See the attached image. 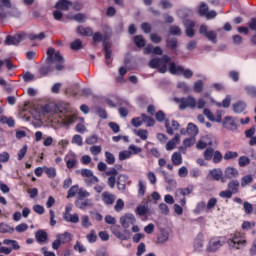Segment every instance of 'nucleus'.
<instances>
[{"instance_id": "1", "label": "nucleus", "mask_w": 256, "mask_h": 256, "mask_svg": "<svg viewBox=\"0 0 256 256\" xmlns=\"http://www.w3.org/2000/svg\"><path fill=\"white\" fill-rule=\"evenodd\" d=\"M47 59L46 63L48 66H42L39 69V73L41 77H46L49 73H51V65L55 64L56 71H63L65 69L64 63L65 59L61 56L59 51H56L55 48L50 47L47 49Z\"/></svg>"}, {"instance_id": "2", "label": "nucleus", "mask_w": 256, "mask_h": 256, "mask_svg": "<svg viewBox=\"0 0 256 256\" xmlns=\"http://www.w3.org/2000/svg\"><path fill=\"white\" fill-rule=\"evenodd\" d=\"M175 103H178L180 111H185V109H205L207 101L203 98L198 100L195 97L189 95L182 98H174Z\"/></svg>"}, {"instance_id": "3", "label": "nucleus", "mask_w": 256, "mask_h": 256, "mask_svg": "<svg viewBox=\"0 0 256 256\" xmlns=\"http://www.w3.org/2000/svg\"><path fill=\"white\" fill-rule=\"evenodd\" d=\"M171 63V57L163 55L161 58H153L149 62L150 69H158V73H167V64Z\"/></svg>"}, {"instance_id": "4", "label": "nucleus", "mask_w": 256, "mask_h": 256, "mask_svg": "<svg viewBox=\"0 0 256 256\" xmlns=\"http://www.w3.org/2000/svg\"><path fill=\"white\" fill-rule=\"evenodd\" d=\"M227 245L230 249H241L247 245V240H245V235L241 232H235L230 235V238L227 240Z\"/></svg>"}, {"instance_id": "5", "label": "nucleus", "mask_w": 256, "mask_h": 256, "mask_svg": "<svg viewBox=\"0 0 256 256\" xmlns=\"http://www.w3.org/2000/svg\"><path fill=\"white\" fill-rule=\"evenodd\" d=\"M169 73L171 75H183L185 79H191L193 77V71L183 68V66H177L175 62H171L169 65Z\"/></svg>"}, {"instance_id": "6", "label": "nucleus", "mask_w": 256, "mask_h": 256, "mask_svg": "<svg viewBox=\"0 0 256 256\" xmlns=\"http://www.w3.org/2000/svg\"><path fill=\"white\" fill-rule=\"evenodd\" d=\"M193 186H188L187 188H178L175 192V199L180 203L181 207H185L187 205V195H191L193 193Z\"/></svg>"}, {"instance_id": "7", "label": "nucleus", "mask_w": 256, "mask_h": 256, "mask_svg": "<svg viewBox=\"0 0 256 256\" xmlns=\"http://www.w3.org/2000/svg\"><path fill=\"white\" fill-rule=\"evenodd\" d=\"M27 39V33L25 32H19L15 35H8L4 41V45H19V43H22V41H25Z\"/></svg>"}, {"instance_id": "8", "label": "nucleus", "mask_w": 256, "mask_h": 256, "mask_svg": "<svg viewBox=\"0 0 256 256\" xmlns=\"http://www.w3.org/2000/svg\"><path fill=\"white\" fill-rule=\"evenodd\" d=\"M207 179H211L212 181H221V183H225L227 181L223 176V170L221 168H214L209 170Z\"/></svg>"}, {"instance_id": "9", "label": "nucleus", "mask_w": 256, "mask_h": 256, "mask_svg": "<svg viewBox=\"0 0 256 256\" xmlns=\"http://www.w3.org/2000/svg\"><path fill=\"white\" fill-rule=\"evenodd\" d=\"M203 115H205L209 121H215L216 123H221V121H223V112H221V110L216 111L215 117L209 108H205L203 110Z\"/></svg>"}, {"instance_id": "10", "label": "nucleus", "mask_w": 256, "mask_h": 256, "mask_svg": "<svg viewBox=\"0 0 256 256\" xmlns=\"http://www.w3.org/2000/svg\"><path fill=\"white\" fill-rule=\"evenodd\" d=\"M156 121H159L160 123L165 121V129L168 133V135H173V128H171V124L169 122V119H165V112L164 111H158L155 114Z\"/></svg>"}, {"instance_id": "11", "label": "nucleus", "mask_w": 256, "mask_h": 256, "mask_svg": "<svg viewBox=\"0 0 256 256\" xmlns=\"http://www.w3.org/2000/svg\"><path fill=\"white\" fill-rule=\"evenodd\" d=\"M137 219L135 218V215L133 214H125L120 218V224L124 229H129L131 225H135Z\"/></svg>"}, {"instance_id": "12", "label": "nucleus", "mask_w": 256, "mask_h": 256, "mask_svg": "<svg viewBox=\"0 0 256 256\" xmlns=\"http://www.w3.org/2000/svg\"><path fill=\"white\" fill-rule=\"evenodd\" d=\"M101 199H102V202L104 203V205L111 207V205H113L115 203V201L117 200V196H115V194H113L109 191H105L101 194Z\"/></svg>"}, {"instance_id": "13", "label": "nucleus", "mask_w": 256, "mask_h": 256, "mask_svg": "<svg viewBox=\"0 0 256 256\" xmlns=\"http://www.w3.org/2000/svg\"><path fill=\"white\" fill-rule=\"evenodd\" d=\"M223 245H225V242L221 241V239L212 238L209 241L208 251H210L211 253H215V251L221 249V247H223Z\"/></svg>"}, {"instance_id": "14", "label": "nucleus", "mask_w": 256, "mask_h": 256, "mask_svg": "<svg viewBox=\"0 0 256 256\" xmlns=\"http://www.w3.org/2000/svg\"><path fill=\"white\" fill-rule=\"evenodd\" d=\"M223 127L228 131H237V122L232 116H226L223 120Z\"/></svg>"}, {"instance_id": "15", "label": "nucleus", "mask_w": 256, "mask_h": 256, "mask_svg": "<svg viewBox=\"0 0 256 256\" xmlns=\"http://www.w3.org/2000/svg\"><path fill=\"white\" fill-rule=\"evenodd\" d=\"M239 177V170L235 167L228 166L224 170V179H237Z\"/></svg>"}, {"instance_id": "16", "label": "nucleus", "mask_w": 256, "mask_h": 256, "mask_svg": "<svg viewBox=\"0 0 256 256\" xmlns=\"http://www.w3.org/2000/svg\"><path fill=\"white\" fill-rule=\"evenodd\" d=\"M184 25L186 28V36L190 38L195 37V22L192 20H186Z\"/></svg>"}, {"instance_id": "17", "label": "nucleus", "mask_w": 256, "mask_h": 256, "mask_svg": "<svg viewBox=\"0 0 256 256\" xmlns=\"http://www.w3.org/2000/svg\"><path fill=\"white\" fill-rule=\"evenodd\" d=\"M240 185L239 180H231L228 182L227 187L232 195H237V193H239Z\"/></svg>"}, {"instance_id": "18", "label": "nucleus", "mask_w": 256, "mask_h": 256, "mask_svg": "<svg viewBox=\"0 0 256 256\" xmlns=\"http://www.w3.org/2000/svg\"><path fill=\"white\" fill-rule=\"evenodd\" d=\"M65 162H66V167L68 169H73V167H75V165H77V156H75V154H73V153L68 154L65 157Z\"/></svg>"}, {"instance_id": "19", "label": "nucleus", "mask_w": 256, "mask_h": 256, "mask_svg": "<svg viewBox=\"0 0 256 256\" xmlns=\"http://www.w3.org/2000/svg\"><path fill=\"white\" fill-rule=\"evenodd\" d=\"M232 109L234 111V113H243V111H245L247 109V103H245L244 101H237L232 105Z\"/></svg>"}, {"instance_id": "20", "label": "nucleus", "mask_w": 256, "mask_h": 256, "mask_svg": "<svg viewBox=\"0 0 256 256\" xmlns=\"http://www.w3.org/2000/svg\"><path fill=\"white\" fill-rule=\"evenodd\" d=\"M71 5H73V2L69 0H59L55 4V8L60 9L61 11H69V7H71Z\"/></svg>"}, {"instance_id": "21", "label": "nucleus", "mask_w": 256, "mask_h": 256, "mask_svg": "<svg viewBox=\"0 0 256 256\" xmlns=\"http://www.w3.org/2000/svg\"><path fill=\"white\" fill-rule=\"evenodd\" d=\"M76 31L78 35H82L83 37H92L93 35V28L91 27L78 26Z\"/></svg>"}, {"instance_id": "22", "label": "nucleus", "mask_w": 256, "mask_h": 256, "mask_svg": "<svg viewBox=\"0 0 256 256\" xmlns=\"http://www.w3.org/2000/svg\"><path fill=\"white\" fill-rule=\"evenodd\" d=\"M75 205L78 209H87V207H93V202H91V199H82V200H76Z\"/></svg>"}, {"instance_id": "23", "label": "nucleus", "mask_w": 256, "mask_h": 256, "mask_svg": "<svg viewBox=\"0 0 256 256\" xmlns=\"http://www.w3.org/2000/svg\"><path fill=\"white\" fill-rule=\"evenodd\" d=\"M63 219L66 223H79V214H63Z\"/></svg>"}, {"instance_id": "24", "label": "nucleus", "mask_w": 256, "mask_h": 256, "mask_svg": "<svg viewBox=\"0 0 256 256\" xmlns=\"http://www.w3.org/2000/svg\"><path fill=\"white\" fill-rule=\"evenodd\" d=\"M186 133H188L190 137H196V135H199V128L194 123H189L186 129Z\"/></svg>"}, {"instance_id": "25", "label": "nucleus", "mask_w": 256, "mask_h": 256, "mask_svg": "<svg viewBox=\"0 0 256 256\" xmlns=\"http://www.w3.org/2000/svg\"><path fill=\"white\" fill-rule=\"evenodd\" d=\"M171 161L175 166L181 165L183 163V156H181V152H174L172 154Z\"/></svg>"}, {"instance_id": "26", "label": "nucleus", "mask_w": 256, "mask_h": 256, "mask_svg": "<svg viewBox=\"0 0 256 256\" xmlns=\"http://www.w3.org/2000/svg\"><path fill=\"white\" fill-rule=\"evenodd\" d=\"M104 52H105V59H106V64L111 65V45L109 43L104 42Z\"/></svg>"}, {"instance_id": "27", "label": "nucleus", "mask_w": 256, "mask_h": 256, "mask_svg": "<svg viewBox=\"0 0 256 256\" xmlns=\"http://www.w3.org/2000/svg\"><path fill=\"white\" fill-rule=\"evenodd\" d=\"M47 35H45V32H40L39 34H27L26 39H29L30 41H43Z\"/></svg>"}, {"instance_id": "28", "label": "nucleus", "mask_w": 256, "mask_h": 256, "mask_svg": "<svg viewBox=\"0 0 256 256\" xmlns=\"http://www.w3.org/2000/svg\"><path fill=\"white\" fill-rule=\"evenodd\" d=\"M47 232L45 230H38L35 234V238L38 243H45L47 241Z\"/></svg>"}, {"instance_id": "29", "label": "nucleus", "mask_w": 256, "mask_h": 256, "mask_svg": "<svg viewBox=\"0 0 256 256\" xmlns=\"http://www.w3.org/2000/svg\"><path fill=\"white\" fill-rule=\"evenodd\" d=\"M141 119L143 123H146V127H153L155 125V119L147 114H141Z\"/></svg>"}, {"instance_id": "30", "label": "nucleus", "mask_w": 256, "mask_h": 256, "mask_svg": "<svg viewBox=\"0 0 256 256\" xmlns=\"http://www.w3.org/2000/svg\"><path fill=\"white\" fill-rule=\"evenodd\" d=\"M84 183L87 187H93V185H97V183H99V178L93 174L89 178H85Z\"/></svg>"}, {"instance_id": "31", "label": "nucleus", "mask_w": 256, "mask_h": 256, "mask_svg": "<svg viewBox=\"0 0 256 256\" xmlns=\"http://www.w3.org/2000/svg\"><path fill=\"white\" fill-rule=\"evenodd\" d=\"M60 239V242L65 245V243H70V241L73 239V236L69 232H64L63 234H59L57 236Z\"/></svg>"}, {"instance_id": "32", "label": "nucleus", "mask_w": 256, "mask_h": 256, "mask_svg": "<svg viewBox=\"0 0 256 256\" xmlns=\"http://www.w3.org/2000/svg\"><path fill=\"white\" fill-rule=\"evenodd\" d=\"M3 245H11V247H12V249H14V251H19V249H21L19 242H17L16 240L4 239Z\"/></svg>"}, {"instance_id": "33", "label": "nucleus", "mask_w": 256, "mask_h": 256, "mask_svg": "<svg viewBox=\"0 0 256 256\" xmlns=\"http://www.w3.org/2000/svg\"><path fill=\"white\" fill-rule=\"evenodd\" d=\"M43 169L49 179H55L57 177V170L54 167H43Z\"/></svg>"}, {"instance_id": "34", "label": "nucleus", "mask_w": 256, "mask_h": 256, "mask_svg": "<svg viewBox=\"0 0 256 256\" xmlns=\"http://www.w3.org/2000/svg\"><path fill=\"white\" fill-rule=\"evenodd\" d=\"M134 43L136 47L142 48V47H145L147 42L145 41V38H143L142 35H136L134 37Z\"/></svg>"}, {"instance_id": "35", "label": "nucleus", "mask_w": 256, "mask_h": 256, "mask_svg": "<svg viewBox=\"0 0 256 256\" xmlns=\"http://www.w3.org/2000/svg\"><path fill=\"white\" fill-rule=\"evenodd\" d=\"M239 157V153L235 151H226L224 154L225 161H233V159H237Z\"/></svg>"}, {"instance_id": "36", "label": "nucleus", "mask_w": 256, "mask_h": 256, "mask_svg": "<svg viewBox=\"0 0 256 256\" xmlns=\"http://www.w3.org/2000/svg\"><path fill=\"white\" fill-rule=\"evenodd\" d=\"M72 51H79L83 49V42L80 39H76L70 44Z\"/></svg>"}, {"instance_id": "37", "label": "nucleus", "mask_w": 256, "mask_h": 256, "mask_svg": "<svg viewBox=\"0 0 256 256\" xmlns=\"http://www.w3.org/2000/svg\"><path fill=\"white\" fill-rule=\"evenodd\" d=\"M244 90L246 91V94L249 97H252V99H256V87L255 86H251V85L245 86Z\"/></svg>"}, {"instance_id": "38", "label": "nucleus", "mask_w": 256, "mask_h": 256, "mask_svg": "<svg viewBox=\"0 0 256 256\" xmlns=\"http://www.w3.org/2000/svg\"><path fill=\"white\" fill-rule=\"evenodd\" d=\"M91 225H93V224L91 223L89 216H87V215L81 216V226L84 229H89V227H91Z\"/></svg>"}, {"instance_id": "39", "label": "nucleus", "mask_w": 256, "mask_h": 256, "mask_svg": "<svg viewBox=\"0 0 256 256\" xmlns=\"http://www.w3.org/2000/svg\"><path fill=\"white\" fill-rule=\"evenodd\" d=\"M224 156L221 153V151L216 150L214 151V155L212 156V161L213 163L217 164V163H221V161H223Z\"/></svg>"}, {"instance_id": "40", "label": "nucleus", "mask_w": 256, "mask_h": 256, "mask_svg": "<svg viewBox=\"0 0 256 256\" xmlns=\"http://www.w3.org/2000/svg\"><path fill=\"white\" fill-rule=\"evenodd\" d=\"M91 193L87 191L85 188H79L78 189V200L87 199V197H90Z\"/></svg>"}, {"instance_id": "41", "label": "nucleus", "mask_w": 256, "mask_h": 256, "mask_svg": "<svg viewBox=\"0 0 256 256\" xmlns=\"http://www.w3.org/2000/svg\"><path fill=\"white\" fill-rule=\"evenodd\" d=\"M215 154V150L212 147L207 148L204 151V159L205 161H211L213 159V155Z\"/></svg>"}, {"instance_id": "42", "label": "nucleus", "mask_w": 256, "mask_h": 256, "mask_svg": "<svg viewBox=\"0 0 256 256\" xmlns=\"http://www.w3.org/2000/svg\"><path fill=\"white\" fill-rule=\"evenodd\" d=\"M79 194V185H74L68 190L67 199H71Z\"/></svg>"}, {"instance_id": "43", "label": "nucleus", "mask_w": 256, "mask_h": 256, "mask_svg": "<svg viewBox=\"0 0 256 256\" xmlns=\"http://www.w3.org/2000/svg\"><path fill=\"white\" fill-rule=\"evenodd\" d=\"M201 249H203V240L200 236H197L194 240V251L199 252Z\"/></svg>"}, {"instance_id": "44", "label": "nucleus", "mask_w": 256, "mask_h": 256, "mask_svg": "<svg viewBox=\"0 0 256 256\" xmlns=\"http://www.w3.org/2000/svg\"><path fill=\"white\" fill-rule=\"evenodd\" d=\"M13 231H15V228L9 226L8 224H0V233H13Z\"/></svg>"}, {"instance_id": "45", "label": "nucleus", "mask_w": 256, "mask_h": 256, "mask_svg": "<svg viewBox=\"0 0 256 256\" xmlns=\"http://www.w3.org/2000/svg\"><path fill=\"white\" fill-rule=\"evenodd\" d=\"M250 163H251V159H249V157L247 156H241L238 159L239 167H247V165H249Z\"/></svg>"}, {"instance_id": "46", "label": "nucleus", "mask_w": 256, "mask_h": 256, "mask_svg": "<svg viewBox=\"0 0 256 256\" xmlns=\"http://www.w3.org/2000/svg\"><path fill=\"white\" fill-rule=\"evenodd\" d=\"M123 209H125V202L123 201V199H118L114 206V210L117 213H121V211H123Z\"/></svg>"}, {"instance_id": "47", "label": "nucleus", "mask_w": 256, "mask_h": 256, "mask_svg": "<svg viewBox=\"0 0 256 256\" xmlns=\"http://www.w3.org/2000/svg\"><path fill=\"white\" fill-rule=\"evenodd\" d=\"M206 39L208 41H211V43H217V32L216 31H208L205 35Z\"/></svg>"}, {"instance_id": "48", "label": "nucleus", "mask_w": 256, "mask_h": 256, "mask_svg": "<svg viewBox=\"0 0 256 256\" xmlns=\"http://www.w3.org/2000/svg\"><path fill=\"white\" fill-rule=\"evenodd\" d=\"M73 21H76L77 23H85V21L87 20V16H85V14L83 13H78L75 14L72 17Z\"/></svg>"}, {"instance_id": "49", "label": "nucleus", "mask_w": 256, "mask_h": 256, "mask_svg": "<svg viewBox=\"0 0 256 256\" xmlns=\"http://www.w3.org/2000/svg\"><path fill=\"white\" fill-rule=\"evenodd\" d=\"M249 183H253V176L246 175V176L242 177L241 187H247V185H249Z\"/></svg>"}, {"instance_id": "50", "label": "nucleus", "mask_w": 256, "mask_h": 256, "mask_svg": "<svg viewBox=\"0 0 256 256\" xmlns=\"http://www.w3.org/2000/svg\"><path fill=\"white\" fill-rule=\"evenodd\" d=\"M131 155H132L131 151L123 150V151L119 152V160L125 161V159H130Z\"/></svg>"}, {"instance_id": "51", "label": "nucleus", "mask_w": 256, "mask_h": 256, "mask_svg": "<svg viewBox=\"0 0 256 256\" xmlns=\"http://www.w3.org/2000/svg\"><path fill=\"white\" fill-rule=\"evenodd\" d=\"M213 145V142H205L202 138L197 142L196 147L197 149H206L207 147Z\"/></svg>"}, {"instance_id": "52", "label": "nucleus", "mask_w": 256, "mask_h": 256, "mask_svg": "<svg viewBox=\"0 0 256 256\" xmlns=\"http://www.w3.org/2000/svg\"><path fill=\"white\" fill-rule=\"evenodd\" d=\"M193 91H194V93H201L203 91V81L202 80H198L194 83Z\"/></svg>"}, {"instance_id": "53", "label": "nucleus", "mask_w": 256, "mask_h": 256, "mask_svg": "<svg viewBox=\"0 0 256 256\" xmlns=\"http://www.w3.org/2000/svg\"><path fill=\"white\" fill-rule=\"evenodd\" d=\"M158 243H166V241H169V233L162 232L157 236Z\"/></svg>"}, {"instance_id": "54", "label": "nucleus", "mask_w": 256, "mask_h": 256, "mask_svg": "<svg viewBox=\"0 0 256 256\" xmlns=\"http://www.w3.org/2000/svg\"><path fill=\"white\" fill-rule=\"evenodd\" d=\"M87 241L90 243H96L97 242V234L95 230H91L89 234L86 235Z\"/></svg>"}, {"instance_id": "55", "label": "nucleus", "mask_w": 256, "mask_h": 256, "mask_svg": "<svg viewBox=\"0 0 256 256\" xmlns=\"http://www.w3.org/2000/svg\"><path fill=\"white\" fill-rule=\"evenodd\" d=\"M106 157V163L108 165H114L115 164V156L111 152H105Z\"/></svg>"}, {"instance_id": "56", "label": "nucleus", "mask_w": 256, "mask_h": 256, "mask_svg": "<svg viewBox=\"0 0 256 256\" xmlns=\"http://www.w3.org/2000/svg\"><path fill=\"white\" fill-rule=\"evenodd\" d=\"M136 135L140 137L143 141H146L147 137H149V132L145 129H140L136 131Z\"/></svg>"}, {"instance_id": "57", "label": "nucleus", "mask_w": 256, "mask_h": 256, "mask_svg": "<svg viewBox=\"0 0 256 256\" xmlns=\"http://www.w3.org/2000/svg\"><path fill=\"white\" fill-rule=\"evenodd\" d=\"M166 45L169 49H177V38L167 39Z\"/></svg>"}, {"instance_id": "58", "label": "nucleus", "mask_w": 256, "mask_h": 256, "mask_svg": "<svg viewBox=\"0 0 256 256\" xmlns=\"http://www.w3.org/2000/svg\"><path fill=\"white\" fill-rule=\"evenodd\" d=\"M147 187L145 186V183H143L142 180H139L138 182V194L143 197V195H145V191H146Z\"/></svg>"}, {"instance_id": "59", "label": "nucleus", "mask_w": 256, "mask_h": 256, "mask_svg": "<svg viewBox=\"0 0 256 256\" xmlns=\"http://www.w3.org/2000/svg\"><path fill=\"white\" fill-rule=\"evenodd\" d=\"M97 141H99V137H97V135H92L86 138L85 143L87 145H95Z\"/></svg>"}, {"instance_id": "60", "label": "nucleus", "mask_w": 256, "mask_h": 256, "mask_svg": "<svg viewBox=\"0 0 256 256\" xmlns=\"http://www.w3.org/2000/svg\"><path fill=\"white\" fill-rule=\"evenodd\" d=\"M150 41H152V43H155L157 45L161 43V41H163V38H161V36H159L157 33H152L150 34Z\"/></svg>"}, {"instance_id": "61", "label": "nucleus", "mask_w": 256, "mask_h": 256, "mask_svg": "<svg viewBox=\"0 0 256 256\" xmlns=\"http://www.w3.org/2000/svg\"><path fill=\"white\" fill-rule=\"evenodd\" d=\"M219 197H221L222 199H231V197H233V194L229 189H226L219 193Z\"/></svg>"}, {"instance_id": "62", "label": "nucleus", "mask_w": 256, "mask_h": 256, "mask_svg": "<svg viewBox=\"0 0 256 256\" xmlns=\"http://www.w3.org/2000/svg\"><path fill=\"white\" fill-rule=\"evenodd\" d=\"M147 211H149V209L146 206H138L136 208L137 215H140L141 217L147 215Z\"/></svg>"}, {"instance_id": "63", "label": "nucleus", "mask_w": 256, "mask_h": 256, "mask_svg": "<svg viewBox=\"0 0 256 256\" xmlns=\"http://www.w3.org/2000/svg\"><path fill=\"white\" fill-rule=\"evenodd\" d=\"M160 6L162 9H171L173 8V3L169 0H160Z\"/></svg>"}, {"instance_id": "64", "label": "nucleus", "mask_w": 256, "mask_h": 256, "mask_svg": "<svg viewBox=\"0 0 256 256\" xmlns=\"http://www.w3.org/2000/svg\"><path fill=\"white\" fill-rule=\"evenodd\" d=\"M169 33L170 35H181V28H179V26H171L169 28Z\"/></svg>"}]
</instances>
